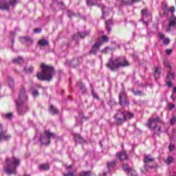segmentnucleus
I'll list each match as a JSON object with an SVG mask.
<instances>
[{"label": "nucleus", "mask_w": 176, "mask_h": 176, "mask_svg": "<svg viewBox=\"0 0 176 176\" xmlns=\"http://www.w3.org/2000/svg\"><path fill=\"white\" fill-rule=\"evenodd\" d=\"M27 101H28V96H27V93L25 92V88L22 87L19 92V98L15 101L18 115L22 116L28 112V106L25 104V102H27Z\"/></svg>", "instance_id": "nucleus-1"}, {"label": "nucleus", "mask_w": 176, "mask_h": 176, "mask_svg": "<svg viewBox=\"0 0 176 176\" xmlns=\"http://www.w3.org/2000/svg\"><path fill=\"white\" fill-rule=\"evenodd\" d=\"M41 68L42 69L41 72L37 73L36 75L38 80L50 82L53 79V75H54V68L45 64H41Z\"/></svg>", "instance_id": "nucleus-2"}, {"label": "nucleus", "mask_w": 176, "mask_h": 176, "mask_svg": "<svg viewBox=\"0 0 176 176\" xmlns=\"http://www.w3.org/2000/svg\"><path fill=\"white\" fill-rule=\"evenodd\" d=\"M20 166V160L14 157L8 158L6 161V166L4 168L6 174L7 175H12V174H17V167Z\"/></svg>", "instance_id": "nucleus-3"}, {"label": "nucleus", "mask_w": 176, "mask_h": 176, "mask_svg": "<svg viewBox=\"0 0 176 176\" xmlns=\"http://www.w3.org/2000/svg\"><path fill=\"white\" fill-rule=\"evenodd\" d=\"M107 67L111 71H118L119 68L129 67V61L124 57H118L114 59H110L107 63Z\"/></svg>", "instance_id": "nucleus-4"}, {"label": "nucleus", "mask_w": 176, "mask_h": 176, "mask_svg": "<svg viewBox=\"0 0 176 176\" xmlns=\"http://www.w3.org/2000/svg\"><path fill=\"white\" fill-rule=\"evenodd\" d=\"M160 118L159 117H155L148 120L147 124L148 127L154 131V134H160V126L156 125L157 123H160Z\"/></svg>", "instance_id": "nucleus-5"}, {"label": "nucleus", "mask_w": 176, "mask_h": 176, "mask_svg": "<svg viewBox=\"0 0 176 176\" xmlns=\"http://www.w3.org/2000/svg\"><path fill=\"white\" fill-rule=\"evenodd\" d=\"M155 157H153L152 155H145L144 158L145 170L148 171V170H152V168H156V167H157V165H156V162H155Z\"/></svg>", "instance_id": "nucleus-6"}, {"label": "nucleus", "mask_w": 176, "mask_h": 176, "mask_svg": "<svg viewBox=\"0 0 176 176\" xmlns=\"http://www.w3.org/2000/svg\"><path fill=\"white\" fill-rule=\"evenodd\" d=\"M52 138H57V135L49 131H45L44 133L41 135V144L42 145H49L50 144V139Z\"/></svg>", "instance_id": "nucleus-7"}, {"label": "nucleus", "mask_w": 176, "mask_h": 176, "mask_svg": "<svg viewBox=\"0 0 176 176\" xmlns=\"http://www.w3.org/2000/svg\"><path fill=\"white\" fill-rule=\"evenodd\" d=\"M117 124H122L126 122V111L118 110L114 116Z\"/></svg>", "instance_id": "nucleus-8"}, {"label": "nucleus", "mask_w": 176, "mask_h": 176, "mask_svg": "<svg viewBox=\"0 0 176 176\" xmlns=\"http://www.w3.org/2000/svg\"><path fill=\"white\" fill-rule=\"evenodd\" d=\"M152 13L148 11L147 9L142 10V19H140L141 21L146 25V27H148V23L151 21L152 19Z\"/></svg>", "instance_id": "nucleus-9"}, {"label": "nucleus", "mask_w": 176, "mask_h": 176, "mask_svg": "<svg viewBox=\"0 0 176 176\" xmlns=\"http://www.w3.org/2000/svg\"><path fill=\"white\" fill-rule=\"evenodd\" d=\"M164 65L167 68L166 79L168 80H174L175 78V74L173 72V69H171V67L167 59L164 60Z\"/></svg>", "instance_id": "nucleus-10"}, {"label": "nucleus", "mask_w": 176, "mask_h": 176, "mask_svg": "<svg viewBox=\"0 0 176 176\" xmlns=\"http://www.w3.org/2000/svg\"><path fill=\"white\" fill-rule=\"evenodd\" d=\"M119 103L120 105H129V98H127V94L124 91H122L119 94Z\"/></svg>", "instance_id": "nucleus-11"}, {"label": "nucleus", "mask_w": 176, "mask_h": 176, "mask_svg": "<svg viewBox=\"0 0 176 176\" xmlns=\"http://www.w3.org/2000/svg\"><path fill=\"white\" fill-rule=\"evenodd\" d=\"M80 63V62L79 61V58H74L72 60H67L66 61V65H67V67H74V68H76V67H78V65H79V64Z\"/></svg>", "instance_id": "nucleus-12"}, {"label": "nucleus", "mask_w": 176, "mask_h": 176, "mask_svg": "<svg viewBox=\"0 0 176 176\" xmlns=\"http://www.w3.org/2000/svg\"><path fill=\"white\" fill-rule=\"evenodd\" d=\"M102 45V41L96 42L92 47V49L90 51V54H96V53L98 52V49H100V47Z\"/></svg>", "instance_id": "nucleus-13"}, {"label": "nucleus", "mask_w": 176, "mask_h": 176, "mask_svg": "<svg viewBox=\"0 0 176 176\" xmlns=\"http://www.w3.org/2000/svg\"><path fill=\"white\" fill-rule=\"evenodd\" d=\"M141 0H131V1H129V0H117V1L118 2V3H120V5L122 6H130V5H133V3H135L137 2H140Z\"/></svg>", "instance_id": "nucleus-14"}, {"label": "nucleus", "mask_w": 176, "mask_h": 176, "mask_svg": "<svg viewBox=\"0 0 176 176\" xmlns=\"http://www.w3.org/2000/svg\"><path fill=\"white\" fill-rule=\"evenodd\" d=\"M0 130V141H9V139L11 138L10 135L7 134L6 131H2V128Z\"/></svg>", "instance_id": "nucleus-15"}, {"label": "nucleus", "mask_w": 176, "mask_h": 176, "mask_svg": "<svg viewBox=\"0 0 176 176\" xmlns=\"http://www.w3.org/2000/svg\"><path fill=\"white\" fill-rule=\"evenodd\" d=\"M122 170L128 173V174H129L131 176H137V173H135V171L132 170L131 168H130V167H129V165L127 164H124L122 166Z\"/></svg>", "instance_id": "nucleus-16"}, {"label": "nucleus", "mask_w": 176, "mask_h": 176, "mask_svg": "<svg viewBox=\"0 0 176 176\" xmlns=\"http://www.w3.org/2000/svg\"><path fill=\"white\" fill-rule=\"evenodd\" d=\"M10 4L6 0H0L1 10H8Z\"/></svg>", "instance_id": "nucleus-17"}, {"label": "nucleus", "mask_w": 176, "mask_h": 176, "mask_svg": "<svg viewBox=\"0 0 176 176\" xmlns=\"http://www.w3.org/2000/svg\"><path fill=\"white\" fill-rule=\"evenodd\" d=\"M162 74V67L160 66H156L154 67V76L155 79H159Z\"/></svg>", "instance_id": "nucleus-18"}, {"label": "nucleus", "mask_w": 176, "mask_h": 176, "mask_svg": "<svg viewBox=\"0 0 176 176\" xmlns=\"http://www.w3.org/2000/svg\"><path fill=\"white\" fill-rule=\"evenodd\" d=\"M158 36L161 41H163L164 45H168L170 43V38H166L163 33H158Z\"/></svg>", "instance_id": "nucleus-19"}, {"label": "nucleus", "mask_w": 176, "mask_h": 176, "mask_svg": "<svg viewBox=\"0 0 176 176\" xmlns=\"http://www.w3.org/2000/svg\"><path fill=\"white\" fill-rule=\"evenodd\" d=\"M74 140L76 142H78V144H85V139H83L79 133L74 134Z\"/></svg>", "instance_id": "nucleus-20"}, {"label": "nucleus", "mask_w": 176, "mask_h": 176, "mask_svg": "<svg viewBox=\"0 0 176 176\" xmlns=\"http://www.w3.org/2000/svg\"><path fill=\"white\" fill-rule=\"evenodd\" d=\"M117 157H118L120 160H127L128 159L127 154H126V151H124L117 153Z\"/></svg>", "instance_id": "nucleus-21"}, {"label": "nucleus", "mask_w": 176, "mask_h": 176, "mask_svg": "<svg viewBox=\"0 0 176 176\" xmlns=\"http://www.w3.org/2000/svg\"><path fill=\"white\" fill-rule=\"evenodd\" d=\"M89 34H90V32L87 31V32H78L76 34H74L73 36V39H76V37L78 36L79 38H85V36H87V35H89Z\"/></svg>", "instance_id": "nucleus-22"}, {"label": "nucleus", "mask_w": 176, "mask_h": 176, "mask_svg": "<svg viewBox=\"0 0 176 176\" xmlns=\"http://www.w3.org/2000/svg\"><path fill=\"white\" fill-rule=\"evenodd\" d=\"M21 42H22V43H26V45H32V39L27 36L21 38Z\"/></svg>", "instance_id": "nucleus-23"}, {"label": "nucleus", "mask_w": 176, "mask_h": 176, "mask_svg": "<svg viewBox=\"0 0 176 176\" xmlns=\"http://www.w3.org/2000/svg\"><path fill=\"white\" fill-rule=\"evenodd\" d=\"M29 91L32 94V95L33 96V97H38L39 96V92L38 91V89H36L34 86H32L30 87V89L29 90Z\"/></svg>", "instance_id": "nucleus-24"}, {"label": "nucleus", "mask_w": 176, "mask_h": 176, "mask_svg": "<svg viewBox=\"0 0 176 176\" xmlns=\"http://www.w3.org/2000/svg\"><path fill=\"white\" fill-rule=\"evenodd\" d=\"M105 24L107 32H111V25L113 24V22L111 19H109V21H105Z\"/></svg>", "instance_id": "nucleus-25"}, {"label": "nucleus", "mask_w": 176, "mask_h": 176, "mask_svg": "<svg viewBox=\"0 0 176 176\" xmlns=\"http://www.w3.org/2000/svg\"><path fill=\"white\" fill-rule=\"evenodd\" d=\"M12 63L14 64H21L24 63V59L21 56H19L17 58H15L12 60Z\"/></svg>", "instance_id": "nucleus-26"}, {"label": "nucleus", "mask_w": 176, "mask_h": 176, "mask_svg": "<svg viewBox=\"0 0 176 176\" xmlns=\"http://www.w3.org/2000/svg\"><path fill=\"white\" fill-rule=\"evenodd\" d=\"M50 112L52 115H57V113H58V109H57L54 106L51 105L50 107Z\"/></svg>", "instance_id": "nucleus-27"}, {"label": "nucleus", "mask_w": 176, "mask_h": 176, "mask_svg": "<svg viewBox=\"0 0 176 176\" xmlns=\"http://www.w3.org/2000/svg\"><path fill=\"white\" fill-rule=\"evenodd\" d=\"M8 86L10 89H13L14 87V80L12 78V77H8Z\"/></svg>", "instance_id": "nucleus-28"}, {"label": "nucleus", "mask_w": 176, "mask_h": 176, "mask_svg": "<svg viewBox=\"0 0 176 176\" xmlns=\"http://www.w3.org/2000/svg\"><path fill=\"white\" fill-rule=\"evenodd\" d=\"M98 8H100V9H102V10H104V5L98 4ZM106 16H108V12H105L104 10H102V15L101 16V19H102L103 20L105 19Z\"/></svg>", "instance_id": "nucleus-29"}, {"label": "nucleus", "mask_w": 176, "mask_h": 176, "mask_svg": "<svg viewBox=\"0 0 176 176\" xmlns=\"http://www.w3.org/2000/svg\"><path fill=\"white\" fill-rule=\"evenodd\" d=\"M38 45L39 46H47L49 45V41L45 39L39 40Z\"/></svg>", "instance_id": "nucleus-30"}, {"label": "nucleus", "mask_w": 176, "mask_h": 176, "mask_svg": "<svg viewBox=\"0 0 176 176\" xmlns=\"http://www.w3.org/2000/svg\"><path fill=\"white\" fill-rule=\"evenodd\" d=\"M77 85L78 86H79L82 93H86V87H85V85H83V83H82L81 82H77Z\"/></svg>", "instance_id": "nucleus-31"}, {"label": "nucleus", "mask_w": 176, "mask_h": 176, "mask_svg": "<svg viewBox=\"0 0 176 176\" xmlns=\"http://www.w3.org/2000/svg\"><path fill=\"white\" fill-rule=\"evenodd\" d=\"M24 71L26 74H32L34 72V67L30 66L24 68Z\"/></svg>", "instance_id": "nucleus-32"}, {"label": "nucleus", "mask_w": 176, "mask_h": 176, "mask_svg": "<svg viewBox=\"0 0 176 176\" xmlns=\"http://www.w3.org/2000/svg\"><path fill=\"white\" fill-rule=\"evenodd\" d=\"M170 98L173 100V101H176V87H173V89Z\"/></svg>", "instance_id": "nucleus-33"}, {"label": "nucleus", "mask_w": 176, "mask_h": 176, "mask_svg": "<svg viewBox=\"0 0 176 176\" xmlns=\"http://www.w3.org/2000/svg\"><path fill=\"white\" fill-rule=\"evenodd\" d=\"M39 170H49L50 167L49 166V164H41L38 166Z\"/></svg>", "instance_id": "nucleus-34"}, {"label": "nucleus", "mask_w": 176, "mask_h": 176, "mask_svg": "<svg viewBox=\"0 0 176 176\" xmlns=\"http://www.w3.org/2000/svg\"><path fill=\"white\" fill-rule=\"evenodd\" d=\"M125 117L126 120H127V119H133V118H134V114L131 112L125 111Z\"/></svg>", "instance_id": "nucleus-35"}, {"label": "nucleus", "mask_w": 176, "mask_h": 176, "mask_svg": "<svg viewBox=\"0 0 176 176\" xmlns=\"http://www.w3.org/2000/svg\"><path fill=\"white\" fill-rule=\"evenodd\" d=\"M166 163V164H171V163H174V157H173V156H168Z\"/></svg>", "instance_id": "nucleus-36"}, {"label": "nucleus", "mask_w": 176, "mask_h": 176, "mask_svg": "<svg viewBox=\"0 0 176 176\" xmlns=\"http://www.w3.org/2000/svg\"><path fill=\"white\" fill-rule=\"evenodd\" d=\"M133 93L135 96H144V93L142 91H133Z\"/></svg>", "instance_id": "nucleus-37"}, {"label": "nucleus", "mask_w": 176, "mask_h": 176, "mask_svg": "<svg viewBox=\"0 0 176 176\" xmlns=\"http://www.w3.org/2000/svg\"><path fill=\"white\" fill-rule=\"evenodd\" d=\"M114 164H116V161H112L111 162L107 163V168H111V167H113Z\"/></svg>", "instance_id": "nucleus-38"}, {"label": "nucleus", "mask_w": 176, "mask_h": 176, "mask_svg": "<svg viewBox=\"0 0 176 176\" xmlns=\"http://www.w3.org/2000/svg\"><path fill=\"white\" fill-rule=\"evenodd\" d=\"M86 2H87V5L88 6H93L96 5V2H94L92 0H87Z\"/></svg>", "instance_id": "nucleus-39"}, {"label": "nucleus", "mask_w": 176, "mask_h": 176, "mask_svg": "<svg viewBox=\"0 0 176 176\" xmlns=\"http://www.w3.org/2000/svg\"><path fill=\"white\" fill-rule=\"evenodd\" d=\"M3 118H6V119H11L12 116H13V113H10L8 114H3Z\"/></svg>", "instance_id": "nucleus-40"}, {"label": "nucleus", "mask_w": 176, "mask_h": 176, "mask_svg": "<svg viewBox=\"0 0 176 176\" xmlns=\"http://www.w3.org/2000/svg\"><path fill=\"white\" fill-rule=\"evenodd\" d=\"M80 176H91V173H90V171H89V172H82L80 174Z\"/></svg>", "instance_id": "nucleus-41"}, {"label": "nucleus", "mask_w": 176, "mask_h": 176, "mask_svg": "<svg viewBox=\"0 0 176 176\" xmlns=\"http://www.w3.org/2000/svg\"><path fill=\"white\" fill-rule=\"evenodd\" d=\"M174 149H175V146L174 145V144L170 143V144H169V151H170V152H173V151H174Z\"/></svg>", "instance_id": "nucleus-42"}, {"label": "nucleus", "mask_w": 176, "mask_h": 176, "mask_svg": "<svg viewBox=\"0 0 176 176\" xmlns=\"http://www.w3.org/2000/svg\"><path fill=\"white\" fill-rule=\"evenodd\" d=\"M67 13L68 17H69L70 19L72 17V16H75V14H74V12H72V11L71 10H67Z\"/></svg>", "instance_id": "nucleus-43"}, {"label": "nucleus", "mask_w": 176, "mask_h": 176, "mask_svg": "<svg viewBox=\"0 0 176 176\" xmlns=\"http://www.w3.org/2000/svg\"><path fill=\"white\" fill-rule=\"evenodd\" d=\"M175 122H176V117H173V118H171L170 120V123L171 126H173V124H175Z\"/></svg>", "instance_id": "nucleus-44"}, {"label": "nucleus", "mask_w": 176, "mask_h": 176, "mask_svg": "<svg viewBox=\"0 0 176 176\" xmlns=\"http://www.w3.org/2000/svg\"><path fill=\"white\" fill-rule=\"evenodd\" d=\"M101 39H102V42H108L109 41L108 38V36H102L101 37Z\"/></svg>", "instance_id": "nucleus-45"}, {"label": "nucleus", "mask_w": 176, "mask_h": 176, "mask_svg": "<svg viewBox=\"0 0 176 176\" xmlns=\"http://www.w3.org/2000/svg\"><path fill=\"white\" fill-rule=\"evenodd\" d=\"M10 3L12 5V6H16V5H17V0H10Z\"/></svg>", "instance_id": "nucleus-46"}, {"label": "nucleus", "mask_w": 176, "mask_h": 176, "mask_svg": "<svg viewBox=\"0 0 176 176\" xmlns=\"http://www.w3.org/2000/svg\"><path fill=\"white\" fill-rule=\"evenodd\" d=\"M91 94L92 96L94 97V98H98V96H97V94H96V92H94V89H91Z\"/></svg>", "instance_id": "nucleus-47"}, {"label": "nucleus", "mask_w": 176, "mask_h": 176, "mask_svg": "<svg viewBox=\"0 0 176 176\" xmlns=\"http://www.w3.org/2000/svg\"><path fill=\"white\" fill-rule=\"evenodd\" d=\"M63 176H74V172H69L67 173H63Z\"/></svg>", "instance_id": "nucleus-48"}, {"label": "nucleus", "mask_w": 176, "mask_h": 176, "mask_svg": "<svg viewBox=\"0 0 176 176\" xmlns=\"http://www.w3.org/2000/svg\"><path fill=\"white\" fill-rule=\"evenodd\" d=\"M41 31H42V30L41 28H36L34 30V32L35 34H39V32H41Z\"/></svg>", "instance_id": "nucleus-49"}, {"label": "nucleus", "mask_w": 176, "mask_h": 176, "mask_svg": "<svg viewBox=\"0 0 176 176\" xmlns=\"http://www.w3.org/2000/svg\"><path fill=\"white\" fill-rule=\"evenodd\" d=\"M168 108L170 111H171L172 109H174V108H175V105H174V104H169Z\"/></svg>", "instance_id": "nucleus-50"}, {"label": "nucleus", "mask_w": 176, "mask_h": 176, "mask_svg": "<svg viewBox=\"0 0 176 176\" xmlns=\"http://www.w3.org/2000/svg\"><path fill=\"white\" fill-rule=\"evenodd\" d=\"M108 50H110L109 47H106L102 51V53H108Z\"/></svg>", "instance_id": "nucleus-51"}, {"label": "nucleus", "mask_w": 176, "mask_h": 176, "mask_svg": "<svg viewBox=\"0 0 176 176\" xmlns=\"http://www.w3.org/2000/svg\"><path fill=\"white\" fill-rule=\"evenodd\" d=\"M166 54H168V56H170V54H171V53H173V50H171L170 49H167L166 50Z\"/></svg>", "instance_id": "nucleus-52"}, {"label": "nucleus", "mask_w": 176, "mask_h": 176, "mask_svg": "<svg viewBox=\"0 0 176 176\" xmlns=\"http://www.w3.org/2000/svg\"><path fill=\"white\" fill-rule=\"evenodd\" d=\"M167 86L168 87H171V86H173V82H171V80H168Z\"/></svg>", "instance_id": "nucleus-53"}, {"label": "nucleus", "mask_w": 176, "mask_h": 176, "mask_svg": "<svg viewBox=\"0 0 176 176\" xmlns=\"http://www.w3.org/2000/svg\"><path fill=\"white\" fill-rule=\"evenodd\" d=\"M168 10L171 13H174V12H175V7H170Z\"/></svg>", "instance_id": "nucleus-54"}, {"label": "nucleus", "mask_w": 176, "mask_h": 176, "mask_svg": "<svg viewBox=\"0 0 176 176\" xmlns=\"http://www.w3.org/2000/svg\"><path fill=\"white\" fill-rule=\"evenodd\" d=\"M67 170H72V165H69L66 167Z\"/></svg>", "instance_id": "nucleus-55"}, {"label": "nucleus", "mask_w": 176, "mask_h": 176, "mask_svg": "<svg viewBox=\"0 0 176 176\" xmlns=\"http://www.w3.org/2000/svg\"><path fill=\"white\" fill-rule=\"evenodd\" d=\"M172 133H173V134H176V129H173Z\"/></svg>", "instance_id": "nucleus-56"}, {"label": "nucleus", "mask_w": 176, "mask_h": 176, "mask_svg": "<svg viewBox=\"0 0 176 176\" xmlns=\"http://www.w3.org/2000/svg\"><path fill=\"white\" fill-rule=\"evenodd\" d=\"M102 176H107V172H104Z\"/></svg>", "instance_id": "nucleus-57"}, {"label": "nucleus", "mask_w": 176, "mask_h": 176, "mask_svg": "<svg viewBox=\"0 0 176 176\" xmlns=\"http://www.w3.org/2000/svg\"><path fill=\"white\" fill-rule=\"evenodd\" d=\"M0 130H2V124H0Z\"/></svg>", "instance_id": "nucleus-58"}, {"label": "nucleus", "mask_w": 176, "mask_h": 176, "mask_svg": "<svg viewBox=\"0 0 176 176\" xmlns=\"http://www.w3.org/2000/svg\"><path fill=\"white\" fill-rule=\"evenodd\" d=\"M24 176H30V175H27V174H25V175H24Z\"/></svg>", "instance_id": "nucleus-59"}, {"label": "nucleus", "mask_w": 176, "mask_h": 176, "mask_svg": "<svg viewBox=\"0 0 176 176\" xmlns=\"http://www.w3.org/2000/svg\"><path fill=\"white\" fill-rule=\"evenodd\" d=\"M90 86H91V87H93V84H91Z\"/></svg>", "instance_id": "nucleus-60"}, {"label": "nucleus", "mask_w": 176, "mask_h": 176, "mask_svg": "<svg viewBox=\"0 0 176 176\" xmlns=\"http://www.w3.org/2000/svg\"><path fill=\"white\" fill-rule=\"evenodd\" d=\"M60 5H63V3L62 2H61V3H60Z\"/></svg>", "instance_id": "nucleus-61"}, {"label": "nucleus", "mask_w": 176, "mask_h": 176, "mask_svg": "<svg viewBox=\"0 0 176 176\" xmlns=\"http://www.w3.org/2000/svg\"><path fill=\"white\" fill-rule=\"evenodd\" d=\"M100 144L101 146H102V145L101 144V142H100Z\"/></svg>", "instance_id": "nucleus-62"}, {"label": "nucleus", "mask_w": 176, "mask_h": 176, "mask_svg": "<svg viewBox=\"0 0 176 176\" xmlns=\"http://www.w3.org/2000/svg\"><path fill=\"white\" fill-rule=\"evenodd\" d=\"M14 41L12 40V43H14Z\"/></svg>", "instance_id": "nucleus-63"}, {"label": "nucleus", "mask_w": 176, "mask_h": 176, "mask_svg": "<svg viewBox=\"0 0 176 176\" xmlns=\"http://www.w3.org/2000/svg\"><path fill=\"white\" fill-rule=\"evenodd\" d=\"M1 85H0V87H1Z\"/></svg>", "instance_id": "nucleus-64"}]
</instances>
